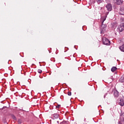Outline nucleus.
I'll list each match as a JSON object with an SVG mask.
<instances>
[{
  "label": "nucleus",
  "mask_w": 124,
  "mask_h": 124,
  "mask_svg": "<svg viewBox=\"0 0 124 124\" xmlns=\"http://www.w3.org/2000/svg\"><path fill=\"white\" fill-rule=\"evenodd\" d=\"M114 97L117 98V97H119V94H118V93H114Z\"/></svg>",
  "instance_id": "nucleus-13"
},
{
  "label": "nucleus",
  "mask_w": 124,
  "mask_h": 124,
  "mask_svg": "<svg viewBox=\"0 0 124 124\" xmlns=\"http://www.w3.org/2000/svg\"><path fill=\"white\" fill-rule=\"evenodd\" d=\"M12 118L13 119V120H15V121H16V117L14 115H12Z\"/></svg>",
  "instance_id": "nucleus-14"
},
{
  "label": "nucleus",
  "mask_w": 124,
  "mask_h": 124,
  "mask_svg": "<svg viewBox=\"0 0 124 124\" xmlns=\"http://www.w3.org/2000/svg\"><path fill=\"white\" fill-rule=\"evenodd\" d=\"M68 93H71V92H68Z\"/></svg>",
  "instance_id": "nucleus-20"
},
{
  "label": "nucleus",
  "mask_w": 124,
  "mask_h": 124,
  "mask_svg": "<svg viewBox=\"0 0 124 124\" xmlns=\"http://www.w3.org/2000/svg\"><path fill=\"white\" fill-rule=\"evenodd\" d=\"M106 7L108 10V11H111L112 10V4L111 3H108L106 5Z\"/></svg>",
  "instance_id": "nucleus-3"
},
{
  "label": "nucleus",
  "mask_w": 124,
  "mask_h": 124,
  "mask_svg": "<svg viewBox=\"0 0 124 124\" xmlns=\"http://www.w3.org/2000/svg\"><path fill=\"white\" fill-rule=\"evenodd\" d=\"M111 70L112 72H115L117 70V68L116 67H112Z\"/></svg>",
  "instance_id": "nucleus-10"
},
{
  "label": "nucleus",
  "mask_w": 124,
  "mask_h": 124,
  "mask_svg": "<svg viewBox=\"0 0 124 124\" xmlns=\"http://www.w3.org/2000/svg\"><path fill=\"white\" fill-rule=\"evenodd\" d=\"M112 93H119V92H118V91H117L116 89H114L113 91H112Z\"/></svg>",
  "instance_id": "nucleus-11"
},
{
  "label": "nucleus",
  "mask_w": 124,
  "mask_h": 124,
  "mask_svg": "<svg viewBox=\"0 0 124 124\" xmlns=\"http://www.w3.org/2000/svg\"><path fill=\"white\" fill-rule=\"evenodd\" d=\"M119 124H123L122 123V122H120V123H119Z\"/></svg>",
  "instance_id": "nucleus-19"
},
{
  "label": "nucleus",
  "mask_w": 124,
  "mask_h": 124,
  "mask_svg": "<svg viewBox=\"0 0 124 124\" xmlns=\"http://www.w3.org/2000/svg\"><path fill=\"white\" fill-rule=\"evenodd\" d=\"M105 20H106V16H104L102 17L101 19V21L102 22L101 30V34H102V33H104V32L106 31L107 26L106 25L103 24Z\"/></svg>",
  "instance_id": "nucleus-1"
},
{
  "label": "nucleus",
  "mask_w": 124,
  "mask_h": 124,
  "mask_svg": "<svg viewBox=\"0 0 124 124\" xmlns=\"http://www.w3.org/2000/svg\"><path fill=\"white\" fill-rule=\"evenodd\" d=\"M118 31H124V24L123 25V26H119L118 27Z\"/></svg>",
  "instance_id": "nucleus-5"
},
{
  "label": "nucleus",
  "mask_w": 124,
  "mask_h": 124,
  "mask_svg": "<svg viewBox=\"0 0 124 124\" xmlns=\"http://www.w3.org/2000/svg\"><path fill=\"white\" fill-rule=\"evenodd\" d=\"M38 73H42V70H40V69H38Z\"/></svg>",
  "instance_id": "nucleus-15"
},
{
  "label": "nucleus",
  "mask_w": 124,
  "mask_h": 124,
  "mask_svg": "<svg viewBox=\"0 0 124 124\" xmlns=\"http://www.w3.org/2000/svg\"><path fill=\"white\" fill-rule=\"evenodd\" d=\"M104 0H96V2L97 3H101L102 2H103Z\"/></svg>",
  "instance_id": "nucleus-12"
},
{
  "label": "nucleus",
  "mask_w": 124,
  "mask_h": 124,
  "mask_svg": "<svg viewBox=\"0 0 124 124\" xmlns=\"http://www.w3.org/2000/svg\"><path fill=\"white\" fill-rule=\"evenodd\" d=\"M60 107H61V105H58L56 106L57 109H59V108H60Z\"/></svg>",
  "instance_id": "nucleus-16"
},
{
  "label": "nucleus",
  "mask_w": 124,
  "mask_h": 124,
  "mask_svg": "<svg viewBox=\"0 0 124 124\" xmlns=\"http://www.w3.org/2000/svg\"><path fill=\"white\" fill-rule=\"evenodd\" d=\"M102 39L103 44H104L105 45H110V41H109L108 39L104 37L102 38Z\"/></svg>",
  "instance_id": "nucleus-2"
},
{
  "label": "nucleus",
  "mask_w": 124,
  "mask_h": 124,
  "mask_svg": "<svg viewBox=\"0 0 124 124\" xmlns=\"http://www.w3.org/2000/svg\"><path fill=\"white\" fill-rule=\"evenodd\" d=\"M68 95H69V96H70L71 95V93H68Z\"/></svg>",
  "instance_id": "nucleus-18"
},
{
  "label": "nucleus",
  "mask_w": 124,
  "mask_h": 124,
  "mask_svg": "<svg viewBox=\"0 0 124 124\" xmlns=\"http://www.w3.org/2000/svg\"><path fill=\"white\" fill-rule=\"evenodd\" d=\"M105 0L107 3H108V2H110L111 1V0Z\"/></svg>",
  "instance_id": "nucleus-17"
},
{
  "label": "nucleus",
  "mask_w": 124,
  "mask_h": 124,
  "mask_svg": "<svg viewBox=\"0 0 124 124\" xmlns=\"http://www.w3.org/2000/svg\"><path fill=\"white\" fill-rule=\"evenodd\" d=\"M120 82H121V83H124V77L123 76L120 79H119Z\"/></svg>",
  "instance_id": "nucleus-8"
},
{
  "label": "nucleus",
  "mask_w": 124,
  "mask_h": 124,
  "mask_svg": "<svg viewBox=\"0 0 124 124\" xmlns=\"http://www.w3.org/2000/svg\"><path fill=\"white\" fill-rule=\"evenodd\" d=\"M53 117L54 119H59L60 118V115H59V114L58 113H54L53 115Z\"/></svg>",
  "instance_id": "nucleus-7"
},
{
  "label": "nucleus",
  "mask_w": 124,
  "mask_h": 124,
  "mask_svg": "<svg viewBox=\"0 0 124 124\" xmlns=\"http://www.w3.org/2000/svg\"><path fill=\"white\" fill-rule=\"evenodd\" d=\"M120 49L121 51H122V52H124V45L120 47Z\"/></svg>",
  "instance_id": "nucleus-9"
},
{
  "label": "nucleus",
  "mask_w": 124,
  "mask_h": 124,
  "mask_svg": "<svg viewBox=\"0 0 124 124\" xmlns=\"http://www.w3.org/2000/svg\"><path fill=\"white\" fill-rule=\"evenodd\" d=\"M119 14L120 15H124V5L121 7Z\"/></svg>",
  "instance_id": "nucleus-4"
},
{
  "label": "nucleus",
  "mask_w": 124,
  "mask_h": 124,
  "mask_svg": "<svg viewBox=\"0 0 124 124\" xmlns=\"http://www.w3.org/2000/svg\"><path fill=\"white\" fill-rule=\"evenodd\" d=\"M114 1L115 3L118 5L122 4V3L124 2V1L123 0H115Z\"/></svg>",
  "instance_id": "nucleus-6"
}]
</instances>
